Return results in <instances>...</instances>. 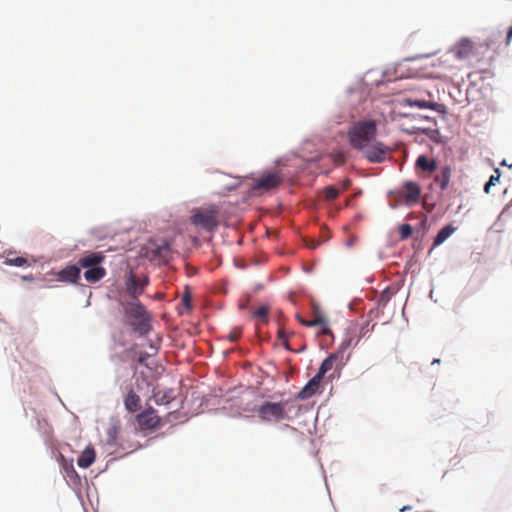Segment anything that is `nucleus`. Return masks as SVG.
<instances>
[{"instance_id":"nucleus-1","label":"nucleus","mask_w":512,"mask_h":512,"mask_svg":"<svg viewBox=\"0 0 512 512\" xmlns=\"http://www.w3.org/2000/svg\"><path fill=\"white\" fill-rule=\"evenodd\" d=\"M377 123L375 120L353 122L347 130L350 146L363 154L371 163H382L390 153V148L376 140Z\"/></svg>"},{"instance_id":"nucleus-2","label":"nucleus","mask_w":512,"mask_h":512,"mask_svg":"<svg viewBox=\"0 0 512 512\" xmlns=\"http://www.w3.org/2000/svg\"><path fill=\"white\" fill-rule=\"evenodd\" d=\"M104 260L101 252H89L78 259V265L85 269L84 278L88 283H97L106 276V269L102 267Z\"/></svg>"},{"instance_id":"nucleus-3","label":"nucleus","mask_w":512,"mask_h":512,"mask_svg":"<svg viewBox=\"0 0 512 512\" xmlns=\"http://www.w3.org/2000/svg\"><path fill=\"white\" fill-rule=\"evenodd\" d=\"M124 314L133 320V330L140 335H145L151 330L150 318L145 307L137 300H132L124 305Z\"/></svg>"},{"instance_id":"nucleus-4","label":"nucleus","mask_w":512,"mask_h":512,"mask_svg":"<svg viewBox=\"0 0 512 512\" xmlns=\"http://www.w3.org/2000/svg\"><path fill=\"white\" fill-rule=\"evenodd\" d=\"M219 213L220 209L215 204L196 208L192 211L191 223L196 227L212 232L219 225Z\"/></svg>"},{"instance_id":"nucleus-5","label":"nucleus","mask_w":512,"mask_h":512,"mask_svg":"<svg viewBox=\"0 0 512 512\" xmlns=\"http://www.w3.org/2000/svg\"><path fill=\"white\" fill-rule=\"evenodd\" d=\"M285 404L266 401L256 409L257 416L263 422H280L287 418Z\"/></svg>"},{"instance_id":"nucleus-6","label":"nucleus","mask_w":512,"mask_h":512,"mask_svg":"<svg viewBox=\"0 0 512 512\" xmlns=\"http://www.w3.org/2000/svg\"><path fill=\"white\" fill-rule=\"evenodd\" d=\"M283 181L279 172H269L261 175L252 185V191L255 193L268 192L278 187Z\"/></svg>"},{"instance_id":"nucleus-7","label":"nucleus","mask_w":512,"mask_h":512,"mask_svg":"<svg viewBox=\"0 0 512 512\" xmlns=\"http://www.w3.org/2000/svg\"><path fill=\"white\" fill-rule=\"evenodd\" d=\"M172 250L166 241H161L160 244L151 243L146 247L145 256L152 261L159 263H167L171 258Z\"/></svg>"},{"instance_id":"nucleus-8","label":"nucleus","mask_w":512,"mask_h":512,"mask_svg":"<svg viewBox=\"0 0 512 512\" xmlns=\"http://www.w3.org/2000/svg\"><path fill=\"white\" fill-rule=\"evenodd\" d=\"M141 430H155L159 427L161 419L154 408L148 407L136 416Z\"/></svg>"},{"instance_id":"nucleus-9","label":"nucleus","mask_w":512,"mask_h":512,"mask_svg":"<svg viewBox=\"0 0 512 512\" xmlns=\"http://www.w3.org/2000/svg\"><path fill=\"white\" fill-rule=\"evenodd\" d=\"M126 290L133 300H137L144 293L145 287L148 285V279H139L130 271L125 280Z\"/></svg>"},{"instance_id":"nucleus-10","label":"nucleus","mask_w":512,"mask_h":512,"mask_svg":"<svg viewBox=\"0 0 512 512\" xmlns=\"http://www.w3.org/2000/svg\"><path fill=\"white\" fill-rule=\"evenodd\" d=\"M400 195L407 206H412L418 203L420 200V185L414 181H406L402 186V191L400 192Z\"/></svg>"},{"instance_id":"nucleus-11","label":"nucleus","mask_w":512,"mask_h":512,"mask_svg":"<svg viewBox=\"0 0 512 512\" xmlns=\"http://www.w3.org/2000/svg\"><path fill=\"white\" fill-rule=\"evenodd\" d=\"M434 172V183L441 189V191L447 190L452 177V167L448 164L441 165L438 166Z\"/></svg>"},{"instance_id":"nucleus-12","label":"nucleus","mask_w":512,"mask_h":512,"mask_svg":"<svg viewBox=\"0 0 512 512\" xmlns=\"http://www.w3.org/2000/svg\"><path fill=\"white\" fill-rule=\"evenodd\" d=\"M474 50V44L469 38L460 39L451 49L454 57L462 60L468 58Z\"/></svg>"},{"instance_id":"nucleus-13","label":"nucleus","mask_w":512,"mask_h":512,"mask_svg":"<svg viewBox=\"0 0 512 512\" xmlns=\"http://www.w3.org/2000/svg\"><path fill=\"white\" fill-rule=\"evenodd\" d=\"M81 267L78 265H68L57 273V280L66 283H77L80 278Z\"/></svg>"},{"instance_id":"nucleus-14","label":"nucleus","mask_w":512,"mask_h":512,"mask_svg":"<svg viewBox=\"0 0 512 512\" xmlns=\"http://www.w3.org/2000/svg\"><path fill=\"white\" fill-rule=\"evenodd\" d=\"M405 104L409 107H418L420 109H431L439 114L445 115L447 108L444 104L437 102H430L425 100L406 99Z\"/></svg>"},{"instance_id":"nucleus-15","label":"nucleus","mask_w":512,"mask_h":512,"mask_svg":"<svg viewBox=\"0 0 512 512\" xmlns=\"http://www.w3.org/2000/svg\"><path fill=\"white\" fill-rule=\"evenodd\" d=\"M296 319L306 327L320 326V334H328L330 332L326 318L318 312H315L314 318L312 320H305L300 316V314H296Z\"/></svg>"},{"instance_id":"nucleus-16","label":"nucleus","mask_w":512,"mask_h":512,"mask_svg":"<svg viewBox=\"0 0 512 512\" xmlns=\"http://www.w3.org/2000/svg\"><path fill=\"white\" fill-rule=\"evenodd\" d=\"M321 379L319 376H314L309 382L301 389L296 398L299 400H306L317 393L320 388Z\"/></svg>"},{"instance_id":"nucleus-17","label":"nucleus","mask_w":512,"mask_h":512,"mask_svg":"<svg viewBox=\"0 0 512 512\" xmlns=\"http://www.w3.org/2000/svg\"><path fill=\"white\" fill-rule=\"evenodd\" d=\"M174 390L171 388L160 389L154 388L152 392V398L157 405H167L175 399Z\"/></svg>"},{"instance_id":"nucleus-18","label":"nucleus","mask_w":512,"mask_h":512,"mask_svg":"<svg viewBox=\"0 0 512 512\" xmlns=\"http://www.w3.org/2000/svg\"><path fill=\"white\" fill-rule=\"evenodd\" d=\"M95 450L92 446H87L77 460V464L81 468L90 467L95 461Z\"/></svg>"},{"instance_id":"nucleus-19","label":"nucleus","mask_w":512,"mask_h":512,"mask_svg":"<svg viewBox=\"0 0 512 512\" xmlns=\"http://www.w3.org/2000/svg\"><path fill=\"white\" fill-rule=\"evenodd\" d=\"M141 399L140 397L131 389L125 399H124V405H125V408L129 411V412H137L138 410H140L141 408Z\"/></svg>"},{"instance_id":"nucleus-20","label":"nucleus","mask_w":512,"mask_h":512,"mask_svg":"<svg viewBox=\"0 0 512 512\" xmlns=\"http://www.w3.org/2000/svg\"><path fill=\"white\" fill-rule=\"evenodd\" d=\"M416 167L421 169L424 172H428L429 174H432L434 171H436L438 165L436 160L429 159L425 155H421L416 160Z\"/></svg>"},{"instance_id":"nucleus-21","label":"nucleus","mask_w":512,"mask_h":512,"mask_svg":"<svg viewBox=\"0 0 512 512\" xmlns=\"http://www.w3.org/2000/svg\"><path fill=\"white\" fill-rule=\"evenodd\" d=\"M339 357H340V352L330 354L322 362L316 376H319V378L322 380L324 375L334 367V364L338 360Z\"/></svg>"},{"instance_id":"nucleus-22","label":"nucleus","mask_w":512,"mask_h":512,"mask_svg":"<svg viewBox=\"0 0 512 512\" xmlns=\"http://www.w3.org/2000/svg\"><path fill=\"white\" fill-rule=\"evenodd\" d=\"M456 230L452 225H446L439 230L436 237L434 238V246L441 245L445 240H447L452 233Z\"/></svg>"},{"instance_id":"nucleus-23","label":"nucleus","mask_w":512,"mask_h":512,"mask_svg":"<svg viewBox=\"0 0 512 512\" xmlns=\"http://www.w3.org/2000/svg\"><path fill=\"white\" fill-rule=\"evenodd\" d=\"M269 311H270L269 306L263 305L254 311L253 317L256 319H259L260 321H262L263 323L266 324L269 321V318H268Z\"/></svg>"},{"instance_id":"nucleus-24","label":"nucleus","mask_w":512,"mask_h":512,"mask_svg":"<svg viewBox=\"0 0 512 512\" xmlns=\"http://www.w3.org/2000/svg\"><path fill=\"white\" fill-rule=\"evenodd\" d=\"M501 172L498 168L494 170V174L490 176L488 182L484 186V192L489 194L490 188L499 182Z\"/></svg>"},{"instance_id":"nucleus-25","label":"nucleus","mask_w":512,"mask_h":512,"mask_svg":"<svg viewBox=\"0 0 512 512\" xmlns=\"http://www.w3.org/2000/svg\"><path fill=\"white\" fill-rule=\"evenodd\" d=\"M339 194H340L339 189H337L334 186H327L324 189V198L327 201H333L334 199H336L339 196Z\"/></svg>"},{"instance_id":"nucleus-26","label":"nucleus","mask_w":512,"mask_h":512,"mask_svg":"<svg viewBox=\"0 0 512 512\" xmlns=\"http://www.w3.org/2000/svg\"><path fill=\"white\" fill-rule=\"evenodd\" d=\"M330 158L337 166H341L346 162V155L343 151H334L330 154Z\"/></svg>"},{"instance_id":"nucleus-27","label":"nucleus","mask_w":512,"mask_h":512,"mask_svg":"<svg viewBox=\"0 0 512 512\" xmlns=\"http://www.w3.org/2000/svg\"><path fill=\"white\" fill-rule=\"evenodd\" d=\"M58 462L63 466L65 472L69 475L70 473H74L75 470H74V467H73V461L70 460V461H67L66 458L62 455V454H59L58 456Z\"/></svg>"},{"instance_id":"nucleus-28","label":"nucleus","mask_w":512,"mask_h":512,"mask_svg":"<svg viewBox=\"0 0 512 512\" xmlns=\"http://www.w3.org/2000/svg\"><path fill=\"white\" fill-rule=\"evenodd\" d=\"M5 263L10 266L23 267L28 264V260L24 257L7 258Z\"/></svg>"},{"instance_id":"nucleus-29","label":"nucleus","mask_w":512,"mask_h":512,"mask_svg":"<svg viewBox=\"0 0 512 512\" xmlns=\"http://www.w3.org/2000/svg\"><path fill=\"white\" fill-rule=\"evenodd\" d=\"M413 233V228L409 224H402L399 227V235L402 240L407 239L410 237Z\"/></svg>"},{"instance_id":"nucleus-30","label":"nucleus","mask_w":512,"mask_h":512,"mask_svg":"<svg viewBox=\"0 0 512 512\" xmlns=\"http://www.w3.org/2000/svg\"><path fill=\"white\" fill-rule=\"evenodd\" d=\"M277 337H278V340H279V341H281V343L283 344V346H284L287 350H289L290 348H289V343H288V336H287V334H286L285 330H284L282 327H280V328L278 329Z\"/></svg>"},{"instance_id":"nucleus-31","label":"nucleus","mask_w":512,"mask_h":512,"mask_svg":"<svg viewBox=\"0 0 512 512\" xmlns=\"http://www.w3.org/2000/svg\"><path fill=\"white\" fill-rule=\"evenodd\" d=\"M241 334H242V331L241 329L239 328H234L227 336L228 340L230 342H236L237 340L240 339L241 337Z\"/></svg>"},{"instance_id":"nucleus-32","label":"nucleus","mask_w":512,"mask_h":512,"mask_svg":"<svg viewBox=\"0 0 512 512\" xmlns=\"http://www.w3.org/2000/svg\"><path fill=\"white\" fill-rule=\"evenodd\" d=\"M182 304L187 308H191L192 297L189 291H185L181 299Z\"/></svg>"},{"instance_id":"nucleus-33","label":"nucleus","mask_w":512,"mask_h":512,"mask_svg":"<svg viewBox=\"0 0 512 512\" xmlns=\"http://www.w3.org/2000/svg\"><path fill=\"white\" fill-rule=\"evenodd\" d=\"M319 245L320 242L316 240H310L309 243H307V247L310 249H316Z\"/></svg>"},{"instance_id":"nucleus-34","label":"nucleus","mask_w":512,"mask_h":512,"mask_svg":"<svg viewBox=\"0 0 512 512\" xmlns=\"http://www.w3.org/2000/svg\"><path fill=\"white\" fill-rule=\"evenodd\" d=\"M426 134L431 138V139H436V136L439 135V132L437 130H428V131H425Z\"/></svg>"},{"instance_id":"nucleus-35","label":"nucleus","mask_w":512,"mask_h":512,"mask_svg":"<svg viewBox=\"0 0 512 512\" xmlns=\"http://www.w3.org/2000/svg\"><path fill=\"white\" fill-rule=\"evenodd\" d=\"M511 40H512V26L509 28L508 33H507V44H509Z\"/></svg>"},{"instance_id":"nucleus-36","label":"nucleus","mask_w":512,"mask_h":512,"mask_svg":"<svg viewBox=\"0 0 512 512\" xmlns=\"http://www.w3.org/2000/svg\"><path fill=\"white\" fill-rule=\"evenodd\" d=\"M412 507L411 506H403L402 508L399 509L400 512H405V511H409L411 510Z\"/></svg>"},{"instance_id":"nucleus-37","label":"nucleus","mask_w":512,"mask_h":512,"mask_svg":"<svg viewBox=\"0 0 512 512\" xmlns=\"http://www.w3.org/2000/svg\"><path fill=\"white\" fill-rule=\"evenodd\" d=\"M438 363H440V360L439 359H434L431 364L434 365V364H438Z\"/></svg>"},{"instance_id":"nucleus-38","label":"nucleus","mask_w":512,"mask_h":512,"mask_svg":"<svg viewBox=\"0 0 512 512\" xmlns=\"http://www.w3.org/2000/svg\"><path fill=\"white\" fill-rule=\"evenodd\" d=\"M23 279H24V280H31V279H32V277H31V276H30V277H28V276H24V277H23Z\"/></svg>"}]
</instances>
